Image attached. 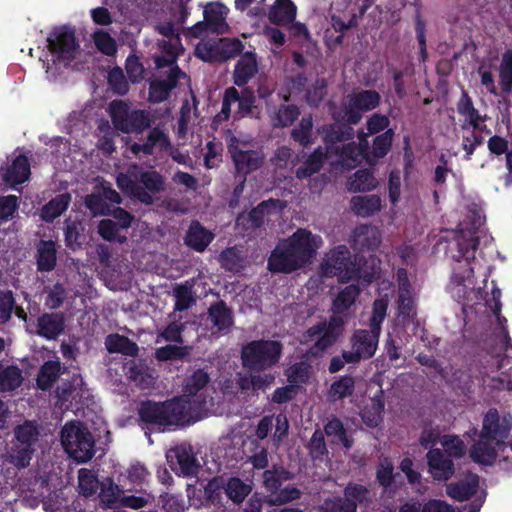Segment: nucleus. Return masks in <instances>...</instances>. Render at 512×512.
<instances>
[{
    "label": "nucleus",
    "instance_id": "6ab92c4d",
    "mask_svg": "<svg viewBox=\"0 0 512 512\" xmlns=\"http://www.w3.org/2000/svg\"><path fill=\"white\" fill-rule=\"evenodd\" d=\"M317 132L325 144L324 147L331 152L334 151L337 143L351 141L355 136L354 128L340 121L323 124L318 127Z\"/></svg>",
    "mask_w": 512,
    "mask_h": 512
},
{
    "label": "nucleus",
    "instance_id": "a18cd8bd",
    "mask_svg": "<svg viewBox=\"0 0 512 512\" xmlns=\"http://www.w3.org/2000/svg\"><path fill=\"white\" fill-rule=\"evenodd\" d=\"M300 109L295 104H280L275 111L274 126L286 128L291 126L299 117Z\"/></svg>",
    "mask_w": 512,
    "mask_h": 512
},
{
    "label": "nucleus",
    "instance_id": "2eb2a0df",
    "mask_svg": "<svg viewBox=\"0 0 512 512\" xmlns=\"http://www.w3.org/2000/svg\"><path fill=\"white\" fill-rule=\"evenodd\" d=\"M228 153L238 173L244 176L259 169L264 163V154L259 150H242L239 140L233 136L227 144Z\"/></svg>",
    "mask_w": 512,
    "mask_h": 512
},
{
    "label": "nucleus",
    "instance_id": "e433bc0d",
    "mask_svg": "<svg viewBox=\"0 0 512 512\" xmlns=\"http://www.w3.org/2000/svg\"><path fill=\"white\" fill-rule=\"evenodd\" d=\"M353 104L357 107V110L363 115L365 112L376 109L381 103V95L376 90H359L349 93Z\"/></svg>",
    "mask_w": 512,
    "mask_h": 512
},
{
    "label": "nucleus",
    "instance_id": "4c0bfd02",
    "mask_svg": "<svg viewBox=\"0 0 512 512\" xmlns=\"http://www.w3.org/2000/svg\"><path fill=\"white\" fill-rule=\"evenodd\" d=\"M71 202V195L69 193H62L56 195L41 209V218L50 222L59 217L69 206Z\"/></svg>",
    "mask_w": 512,
    "mask_h": 512
},
{
    "label": "nucleus",
    "instance_id": "79ce46f5",
    "mask_svg": "<svg viewBox=\"0 0 512 512\" xmlns=\"http://www.w3.org/2000/svg\"><path fill=\"white\" fill-rule=\"evenodd\" d=\"M378 181L372 170L362 168L354 173L349 181V190L353 192H369L377 187Z\"/></svg>",
    "mask_w": 512,
    "mask_h": 512
},
{
    "label": "nucleus",
    "instance_id": "a878e982",
    "mask_svg": "<svg viewBox=\"0 0 512 512\" xmlns=\"http://www.w3.org/2000/svg\"><path fill=\"white\" fill-rule=\"evenodd\" d=\"M227 14V7L220 2H209L204 7L203 18L209 24L211 33L223 34L228 31Z\"/></svg>",
    "mask_w": 512,
    "mask_h": 512
},
{
    "label": "nucleus",
    "instance_id": "f03ea898",
    "mask_svg": "<svg viewBox=\"0 0 512 512\" xmlns=\"http://www.w3.org/2000/svg\"><path fill=\"white\" fill-rule=\"evenodd\" d=\"M322 238L306 229H298L292 236L278 243L268 260L272 272L290 273L310 265L322 247Z\"/></svg>",
    "mask_w": 512,
    "mask_h": 512
},
{
    "label": "nucleus",
    "instance_id": "9b49d317",
    "mask_svg": "<svg viewBox=\"0 0 512 512\" xmlns=\"http://www.w3.org/2000/svg\"><path fill=\"white\" fill-rule=\"evenodd\" d=\"M473 274L474 268H465L463 271L455 273L448 285V292L451 296L465 307L485 305L486 302L481 287L475 286Z\"/></svg>",
    "mask_w": 512,
    "mask_h": 512
},
{
    "label": "nucleus",
    "instance_id": "72a5a7b5",
    "mask_svg": "<svg viewBox=\"0 0 512 512\" xmlns=\"http://www.w3.org/2000/svg\"><path fill=\"white\" fill-rule=\"evenodd\" d=\"M384 409L383 392L377 389L374 395L370 398V403L366 404L361 411L363 422L368 427H376L382 421V412Z\"/></svg>",
    "mask_w": 512,
    "mask_h": 512
},
{
    "label": "nucleus",
    "instance_id": "58836bf2",
    "mask_svg": "<svg viewBox=\"0 0 512 512\" xmlns=\"http://www.w3.org/2000/svg\"><path fill=\"white\" fill-rule=\"evenodd\" d=\"M457 111L460 115L465 116L466 122L474 129L480 128V123L485 121V117H482L474 107L473 101L466 91L462 92L457 103Z\"/></svg>",
    "mask_w": 512,
    "mask_h": 512
},
{
    "label": "nucleus",
    "instance_id": "a19ab883",
    "mask_svg": "<svg viewBox=\"0 0 512 512\" xmlns=\"http://www.w3.org/2000/svg\"><path fill=\"white\" fill-rule=\"evenodd\" d=\"M381 208V198L377 195L354 196L351 199V209L360 216H370Z\"/></svg>",
    "mask_w": 512,
    "mask_h": 512
},
{
    "label": "nucleus",
    "instance_id": "4d7b16f0",
    "mask_svg": "<svg viewBox=\"0 0 512 512\" xmlns=\"http://www.w3.org/2000/svg\"><path fill=\"white\" fill-rule=\"evenodd\" d=\"M354 389V379L350 376H343L333 382L329 390L331 400H339L352 394Z\"/></svg>",
    "mask_w": 512,
    "mask_h": 512
},
{
    "label": "nucleus",
    "instance_id": "680f3d73",
    "mask_svg": "<svg viewBox=\"0 0 512 512\" xmlns=\"http://www.w3.org/2000/svg\"><path fill=\"white\" fill-rule=\"evenodd\" d=\"M327 94L325 79H316L311 87L306 90L305 99L309 106L317 108Z\"/></svg>",
    "mask_w": 512,
    "mask_h": 512
},
{
    "label": "nucleus",
    "instance_id": "412c9836",
    "mask_svg": "<svg viewBox=\"0 0 512 512\" xmlns=\"http://www.w3.org/2000/svg\"><path fill=\"white\" fill-rule=\"evenodd\" d=\"M273 429V441L279 444L287 436L289 429V422L286 415L278 414L276 416L264 417L258 424L256 435L258 438L264 439Z\"/></svg>",
    "mask_w": 512,
    "mask_h": 512
},
{
    "label": "nucleus",
    "instance_id": "5701e85b",
    "mask_svg": "<svg viewBox=\"0 0 512 512\" xmlns=\"http://www.w3.org/2000/svg\"><path fill=\"white\" fill-rule=\"evenodd\" d=\"M372 143L368 145L366 150L367 164L375 165L384 158L391 150L395 131L394 129L386 130L378 135H373Z\"/></svg>",
    "mask_w": 512,
    "mask_h": 512
},
{
    "label": "nucleus",
    "instance_id": "13d9d810",
    "mask_svg": "<svg viewBox=\"0 0 512 512\" xmlns=\"http://www.w3.org/2000/svg\"><path fill=\"white\" fill-rule=\"evenodd\" d=\"M325 433L328 437H332V442L342 443L346 449L351 448L353 444V441L347 437L343 425L338 419L328 421L325 426Z\"/></svg>",
    "mask_w": 512,
    "mask_h": 512
},
{
    "label": "nucleus",
    "instance_id": "6e6d98bb",
    "mask_svg": "<svg viewBox=\"0 0 512 512\" xmlns=\"http://www.w3.org/2000/svg\"><path fill=\"white\" fill-rule=\"evenodd\" d=\"M60 371V363L58 361L46 362L38 375L37 385L41 389H47L56 380Z\"/></svg>",
    "mask_w": 512,
    "mask_h": 512
},
{
    "label": "nucleus",
    "instance_id": "dca6fc26",
    "mask_svg": "<svg viewBox=\"0 0 512 512\" xmlns=\"http://www.w3.org/2000/svg\"><path fill=\"white\" fill-rule=\"evenodd\" d=\"M166 460L173 471L183 476H193L199 468L193 449L187 444L169 449L166 452Z\"/></svg>",
    "mask_w": 512,
    "mask_h": 512
},
{
    "label": "nucleus",
    "instance_id": "c03bdc74",
    "mask_svg": "<svg viewBox=\"0 0 512 512\" xmlns=\"http://www.w3.org/2000/svg\"><path fill=\"white\" fill-rule=\"evenodd\" d=\"M149 473L144 465L140 463L131 464L118 479L122 487H133L144 483Z\"/></svg>",
    "mask_w": 512,
    "mask_h": 512
},
{
    "label": "nucleus",
    "instance_id": "de8ad7c7",
    "mask_svg": "<svg viewBox=\"0 0 512 512\" xmlns=\"http://www.w3.org/2000/svg\"><path fill=\"white\" fill-rule=\"evenodd\" d=\"M38 268L42 271H50L56 264V249L52 241H42L38 247Z\"/></svg>",
    "mask_w": 512,
    "mask_h": 512
},
{
    "label": "nucleus",
    "instance_id": "bb28decb",
    "mask_svg": "<svg viewBox=\"0 0 512 512\" xmlns=\"http://www.w3.org/2000/svg\"><path fill=\"white\" fill-rule=\"evenodd\" d=\"M347 142L342 146H336L334 151H332L338 156L341 166L346 169H354L361 164L362 160H365L367 163L366 151L352 140Z\"/></svg>",
    "mask_w": 512,
    "mask_h": 512
},
{
    "label": "nucleus",
    "instance_id": "09e8293b",
    "mask_svg": "<svg viewBox=\"0 0 512 512\" xmlns=\"http://www.w3.org/2000/svg\"><path fill=\"white\" fill-rule=\"evenodd\" d=\"M400 286H399V297H398V307L399 314L403 317H413V307L414 301L412 297V293L410 291V286L406 280H402V272L399 273Z\"/></svg>",
    "mask_w": 512,
    "mask_h": 512
},
{
    "label": "nucleus",
    "instance_id": "e2e57ef3",
    "mask_svg": "<svg viewBox=\"0 0 512 512\" xmlns=\"http://www.w3.org/2000/svg\"><path fill=\"white\" fill-rule=\"evenodd\" d=\"M129 377L142 388H148L154 382V377L150 370L144 365L131 364L127 367Z\"/></svg>",
    "mask_w": 512,
    "mask_h": 512
},
{
    "label": "nucleus",
    "instance_id": "c9c22d12",
    "mask_svg": "<svg viewBox=\"0 0 512 512\" xmlns=\"http://www.w3.org/2000/svg\"><path fill=\"white\" fill-rule=\"evenodd\" d=\"M137 180L141 188L153 198L166 189L165 177L156 170L139 171Z\"/></svg>",
    "mask_w": 512,
    "mask_h": 512
},
{
    "label": "nucleus",
    "instance_id": "3c124183",
    "mask_svg": "<svg viewBox=\"0 0 512 512\" xmlns=\"http://www.w3.org/2000/svg\"><path fill=\"white\" fill-rule=\"evenodd\" d=\"M220 263L228 271L238 273L245 267V260L239 250L228 248L220 255Z\"/></svg>",
    "mask_w": 512,
    "mask_h": 512
},
{
    "label": "nucleus",
    "instance_id": "0eeeda50",
    "mask_svg": "<svg viewBox=\"0 0 512 512\" xmlns=\"http://www.w3.org/2000/svg\"><path fill=\"white\" fill-rule=\"evenodd\" d=\"M60 438L65 452L77 462H87L93 457L94 438L81 422L66 423L61 430Z\"/></svg>",
    "mask_w": 512,
    "mask_h": 512
},
{
    "label": "nucleus",
    "instance_id": "c756f323",
    "mask_svg": "<svg viewBox=\"0 0 512 512\" xmlns=\"http://www.w3.org/2000/svg\"><path fill=\"white\" fill-rule=\"evenodd\" d=\"M116 182L119 189L134 200L145 205L154 204L155 198L151 197L147 192H145V189L141 188V185H139L137 180V175L135 176V179H132L126 174H120L117 177Z\"/></svg>",
    "mask_w": 512,
    "mask_h": 512
},
{
    "label": "nucleus",
    "instance_id": "f3484780",
    "mask_svg": "<svg viewBox=\"0 0 512 512\" xmlns=\"http://www.w3.org/2000/svg\"><path fill=\"white\" fill-rule=\"evenodd\" d=\"M478 476L475 474H469L465 481H459L455 484H449L446 488L447 494L457 500L463 501L468 499L470 496L476 495V499L471 504V507L463 508V512H478L484 502V493L478 494Z\"/></svg>",
    "mask_w": 512,
    "mask_h": 512
},
{
    "label": "nucleus",
    "instance_id": "0e129e2a",
    "mask_svg": "<svg viewBox=\"0 0 512 512\" xmlns=\"http://www.w3.org/2000/svg\"><path fill=\"white\" fill-rule=\"evenodd\" d=\"M238 98L239 100H236V103H238V110L236 114L239 117L251 115L256 102L254 91L251 88L245 87L241 93L238 92Z\"/></svg>",
    "mask_w": 512,
    "mask_h": 512
},
{
    "label": "nucleus",
    "instance_id": "69168bd1",
    "mask_svg": "<svg viewBox=\"0 0 512 512\" xmlns=\"http://www.w3.org/2000/svg\"><path fill=\"white\" fill-rule=\"evenodd\" d=\"M390 118L381 113H373L366 120L367 134L378 135L386 130H390Z\"/></svg>",
    "mask_w": 512,
    "mask_h": 512
},
{
    "label": "nucleus",
    "instance_id": "393cba45",
    "mask_svg": "<svg viewBox=\"0 0 512 512\" xmlns=\"http://www.w3.org/2000/svg\"><path fill=\"white\" fill-rule=\"evenodd\" d=\"M258 64L254 52H245L235 64L233 82L238 87H244L257 73Z\"/></svg>",
    "mask_w": 512,
    "mask_h": 512
},
{
    "label": "nucleus",
    "instance_id": "b1692460",
    "mask_svg": "<svg viewBox=\"0 0 512 512\" xmlns=\"http://www.w3.org/2000/svg\"><path fill=\"white\" fill-rule=\"evenodd\" d=\"M429 473L438 481L448 480L454 473L453 463L439 449H431L427 453Z\"/></svg>",
    "mask_w": 512,
    "mask_h": 512
},
{
    "label": "nucleus",
    "instance_id": "8fccbe9b",
    "mask_svg": "<svg viewBox=\"0 0 512 512\" xmlns=\"http://www.w3.org/2000/svg\"><path fill=\"white\" fill-rule=\"evenodd\" d=\"M209 317L214 326L220 331H226L232 325L231 312L223 303H217L211 306L209 309Z\"/></svg>",
    "mask_w": 512,
    "mask_h": 512
},
{
    "label": "nucleus",
    "instance_id": "603ef678",
    "mask_svg": "<svg viewBox=\"0 0 512 512\" xmlns=\"http://www.w3.org/2000/svg\"><path fill=\"white\" fill-rule=\"evenodd\" d=\"M84 204L94 217L107 216L111 213V204L101 194L92 193L86 195Z\"/></svg>",
    "mask_w": 512,
    "mask_h": 512
},
{
    "label": "nucleus",
    "instance_id": "f257e3e1",
    "mask_svg": "<svg viewBox=\"0 0 512 512\" xmlns=\"http://www.w3.org/2000/svg\"><path fill=\"white\" fill-rule=\"evenodd\" d=\"M208 381L205 371L194 372L187 378L180 397L162 403H143L139 412L141 420L164 431L171 426L190 425L219 413L213 398L206 400L200 393Z\"/></svg>",
    "mask_w": 512,
    "mask_h": 512
},
{
    "label": "nucleus",
    "instance_id": "338daca9",
    "mask_svg": "<svg viewBox=\"0 0 512 512\" xmlns=\"http://www.w3.org/2000/svg\"><path fill=\"white\" fill-rule=\"evenodd\" d=\"M439 442L451 457L459 458L466 452V446L458 436L444 435Z\"/></svg>",
    "mask_w": 512,
    "mask_h": 512
},
{
    "label": "nucleus",
    "instance_id": "bf43d9fd",
    "mask_svg": "<svg viewBox=\"0 0 512 512\" xmlns=\"http://www.w3.org/2000/svg\"><path fill=\"white\" fill-rule=\"evenodd\" d=\"M93 40L96 48L106 56H113L117 52L115 39L104 30H98L93 34Z\"/></svg>",
    "mask_w": 512,
    "mask_h": 512
},
{
    "label": "nucleus",
    "instance_id": "f704fd0d",
    "mask_svg": "<svg viewBox=\"0 0 512 512\" xmlns=\"http://www.w3.org/2000/svg\"><path fill=\"white\" fill-rule=\"evenodd\" d=\"M313 126L312 114L304 115L297 126L291 130L290 138L302 148H309L315 143Z\"/></svg>",
    "mask_w": 512,
    "mask_h": 512
},
{
    "label": "nucleus",
    "instance_id": "39448f33",
    "mask_svg": "<svg viewBox=\"0 0 512 512\" xmlns=\"http://www.w3.org/2000/svg\"><path fill=\"white\" fill-rule=\"evenodd\" d=\"M387 306V294L375 300L373 314L370 320L371 330H358L354 333L352 337V350L343 353V358L346 363L368 359L375 354L379 341L381 323L386 316Z\"/></svg>",
    "mask_w": 512,
    "mask_h": 512
},
{
    "label": "nucleus",
    "instance_id": "052dcab7",
    "mask_svg": "<svg viewBox=\"0 0 512 512\" xmlns=\"http://www.w3.org/2000/svg\"><path fill=\"white\" fill-rule=\"evenodd\" d=\"M21 382L22 375L18 368H0V391L14 390L21 384Z\"/></svg>",
    "mask_w": 512,
    "mask_h": 512
},
{
    "label": "nucleus",
    "instance_id": "473e14b6",
    "mask_svg": "<svg viewBox=\"0 0 512 512\" xmlns=\"http://www.w3.org/2000/svg\"><path fill=\"white\" fill-rule=\"evenodd\" d=\"M31 174L30 163L28 158L20 154L18 155L7 168L4 173V180L11 185H18L28 180Z\"/></svg>",
    "mask_w": 512,
    "mask_h": 512
},
{
    "label": "nucleus",
    "instance_id": "ea45409f",
    "mask_svg": "<svg viewBox=\"0 0 512 512\" xmlns=\"http://www.w3.org/2000/svg\"><path fill=\"white\" fill-rule=\"evenodd\" d=\"M214 234L204 226H190L185 242L196 251L202 252L213 240Z\"/></svg>",
    "mask_w": 512,
    "mask_h": 512
},
{
    "label": "nucleus",
    "instance_id": "864d4df0",
    "mask_svg": "<svg viewBox=\"0 0 512 512\" xmlns=\"http://www.w3.org/2000/svg\"><path fill=\"white\" fill-rule=\"evenodd\" d=\"M359 294V289L355 285L347 286L343 289L336 297L333 303V309L335 313H342L350 308L355 302L356 297Z\"/></svg>",
    "mask_w": 512,
    "mask_h": 512
},
{
    "label": "nucleus",
    "instance_id": "cd10ccee",
    "mask_svg": "<svg viewBox=\"0 0 512 512\" xmlns=\"http://www.w3.org/2000/svg\"><path fill=\"white\" fill-rule=\"evenodd\" d=\"M330 152L331 151H329L326 147H316L308 155L303 164L297 168L295 173L296 177L298 179H306L318 173L322 169L325 161L328 159Z\"/></svg>",
    "mask_w": 512,
    "mask_h": 512
},
{
    "label": "nucleus",
    "instance_id": "6e6552de",
    "mask_svg": "<svg viewBox=\"0 0 512 512\" xmlns=\"http://www.w3.org/2000/svg\"><path fill=\"white\" fill-rule=\"evenodd\" d=\"M109 114L114 128L122 133H140L150 126V118L145 110L131 109L123 100H113Z\"/></svg>",
    "mask_w": 512,
    "mask_h": 512
},
{
    "label": "nucleus",
    "instance_id": "7ed1b4c3",
    "mask_svg": "<svg viewBox=\"0 0 512 512\" xmlns=\"http://www.w3.org/2000/svg\"><path fill=\"white\" fill-rule=\"evenodd\" d=\"M252 491V486L238 477L221 475L211 479L204 488V497L201 491L192 484L187 485V495L192 506L213 508L215 512H226L227 500L234 504H241Z\"/></svg>",
    "mask_w": 512,
    "mask_h": 512
},
{
    "label": "nucleus",
    "instance_id": "423d86ee",
    "mask_svg": "<svg viewBox=\"0 0 512 512\" xmlns=\"http://www.w3.org/2000/svg\"><path fill=\"white\" fill-rule=\"evenodd\" d=\"M320 269L325 277H337L340 281L363 278L370 282L374 274L361 267L356 258L352 260L350 251L342 245L325 254Z\"/></svg>",
    "mask_w": 512,
    "mask_h": 512
},
{
    "label": "nucleus",
    "instance_id": "1a4fd4ad",
    "mask_svg": "<svg viewBox=\"0 0 512 512\" xmlns=\"http://www.w3.org/2000/svg\"><path fill=\"white\" fill-rule=\"evenodd\" d=\"M281 352L282 346L277 341H252L242 348V362L250 369L264 370L279 361Z\"/></svg>",
    "mask_w": 512,
    "mask_h": 512
},
{
    "label": "nucleus",
    "instance_id": "37998d69",
    "mask_svg": "<svg viewBox=\"0 0 512 512\" xmlns=\"http://www.w3.org/2000/svg\"><path fill=\"white\" fill-rule=\"evenodd\" d=\"M101 482L97 474L87 468L78 471V491L84 497L95 495L100 489Z\"/></svg>",
    "mask_w": 512,
    "mask_h": 512
},
{
    "label": "nucleus",
    "instance_id": "ddd939ff",
    "mask_svg": "<svg viewBox=\"0 0 512 512\" xmlns=\"http://www.w3.org/2000/svg\"><path fill=\"white\" fill-rule=\"evenodd\" d=\"M343 319L333 317L328 325L319 324L307 331L304 335L303 344L309 346L307 352L316 356L332 345L341 333Z\"/></svg>",
    "mask_w": 512,
    "mask_h": 512
},
{
    "label": "nucleus",
    "instance_id": "f8f14e48",
    "mask_svg": "<svg viewBox=\"0 0 512 512\" xmlns=\"http://www.w3.org/2000/svg\"><path fill=\"white\" fill-rule=\"evenodd\" d=\"M124 488L120 483L116 484L112 479L107 478L101 482L98 497L101 503L108 508L124 506L131 509H140L153 501L149 494L142 496L126 495Z\"/></svg>",
    "mask_w": 512,
    "mask_h": 512
},
{
    "label": "nucleus",
    "instance_id": "5fc2aeb1",
    "mask_svg": "<svg viewBox=\"0 0 512 512\" xmlns=\"http://www.w3.org/2000/svg\"><path fill=\"white\" fill-rule=\"evenodd\" d=\"M107 80L109 87L115 94L124 96L128 93L129 84L120 67L116 66L112 68L108 73Z\"/></svg>",
    "mask_w": 512,
    "mask_h": 512
},
{
    "label": "nucleus",
    "instance_id": "774afa93",
    "mask_svg": "<svg viewBox=\"0 0 512 512\" xmlns=\"http://www.w3.org/2000/svg\"><path fill=\"white\" fill-rule=\"evenodd\" d=\"M172 89L163 80H152L149 83V101L151 103H161L165 101Z\"/></svg>",
    "mask_w": 512,
    "mask_h": 512
},
{
    "label": "nucleus",
    "instance_id": "2f4dec72",
    "mask_svg": "<svg viewBox=\"0 0 512 512\" xmlns=\"http://www.w3.org/2000/svg\"><path fill=\"white\" fill-rule=\"evenodd\" d=\"M297 8L291 0H276L271 6L268 19L276 25L292 23L296 17Z\"/></svg>",
    "mask_w": 512,
    "mask_h": 512
},
{
    "label": "nucleus",
    "instance_id": "9d476101",
    "mask_svg": "<svg viewBox=\"0 0 512 512\" xmlns=\"http://www.w3.org/2000/svg\"><path fill=\"white\" fill-rule=\"evenodd\" d=\"M47 48L54 62L69 65L75 60L80 48L74 28L68 25L54 27L47 37Z\"/></svg>",
    "mask_w": 512,
    "mask_h": 512
},
{
    "label": "nucleus",
    "instance_id": "4468645a",
    "mask_svg": "<svg viewBox=\"0 0 512 512\" xmlns=\"http://www.w3.org/2000/svg\"><path fill=\"white\" fill-rule=\"evenodd\" d=\"M244 45L237 38H222L218 42H207L202 50L197 48V54L202 60L207 62H225L242 53Z\"/></svg>",
    "mask_w": 512,
    "mask_h": 512
},
{
    "label": "nucleus",
    "instance_id": "aec40b11",
    "mask_svg": "<svg viewBox=\"0 0 512 512\" xmlns=\"http://www.w3.org/2000/svg\"><path fill=\"white\" fill-rule=\"evenodd\" d=\"M482 239L485 240V243L490 240L477 226H465V228H462L456 235V244L461 257L467 262L471 257L474 258V251L480 245Z\"/></svg>",
    "mask_w": 512,
    "mask_h": 512
},
{
    "label": "nucleus",
    "instance_id": "c85d7f7f",
    "mask_svg": "<svg viewBox=\"0 0 512 512\" xmlns=\"http://www.w3.org/2000/svg\"><path fill=\"white\" fill-rule=\"evenodd\" d=\"M285 207V203L280 199H269L259 203L249 213L251 224H264L267 221H273L271 216H279Z\"/></svg>",
    "mask_w": 512,
    "mask_h": 512
},
{
    "label": "nucleus",
    "instance_id": "a211bd4d",
    "mask_svg": "<svg viewBox=\"0 0 512 512\" xmlns=\"http://www.w3.org/2000/svg\"><path fill=\"white\" fill-rule=\"evenodd\" d=\"M38 436L39 430L31 421H27L16 428L15 437L19 443V451L16 454H11V460L16 466L25 467L28 465L31 457V446Z\"/></svg>",
    "mask_w": 512,
    "mask_h": 512
},
{
    "label": "nucleus",
    "instance_id": "49530a36",
    "mask_svg": "<svg viewBox=\"0 0 512 512\" xmlns=\"http://www.w3.org/2000/svg\"><path fill=\"white\" fill-rule=\"evenodd\" d=\"M105 345L107 350L111 353L118 352L133 356L138 351V347L135 343L131 342L128 338L118 334L109 335L106 338Z\"/></svg>",
    "mask_w": 512,
    "mask_h": 512
},
{
    "label": "nucleus",
    "instance_id": "7c9ffc66",
    "mask_svg": "<svg viewBox=\"0 0 512 512\" xmlns=\"http://www.w3.org/2000/svg\"><path fill=\"white\" fill-rule=\"evenodd\" d=\"M64 330V318L58 313L44 314L38 319L36 333L46 339L57 338Z\"/></svg>",
    "mask_w": 512,
    "mask_h": 512
},
{
    "label": "nucleus",
    "instance_id": "4be33fe9",
    "mask_svg": "<svg viewBox=\"0 0 512 512\" xmlns=\"http://www.w3.org/2000/svg\"><path fill=\"white\" fill-rule=\"evenodd\" d=\"M329 113L333 121L347 123L351 127L357 125L363 118L348 94L343 97L339 104L329 103Z\"/></svg>",
    "mask_w": 512,
    "mask_h": 512
},
{
    "label": "nucleus",
    "instance_id": "20e7f679",
    "mask_svg": "<svg viewBox=\"0 0 512 512\" xmlns=\"http://www.w3.org/2000/svg\"><path fill=\"white\" fill-rule=\"evenodd\" d=\"M510 429V421L500 419L498 411L490 409L483 418L479 440L470 449L471 459L483 465L494 464L506 450L505 440Z\"/></svg>",
    "mask_w": 512,
    "mask_h": 512
}]
</instances>
